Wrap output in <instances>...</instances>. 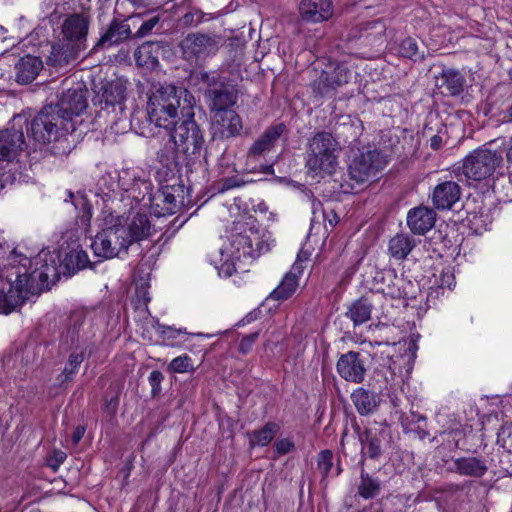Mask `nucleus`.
Masks as SVG:
<instances>
[{
  "label": "nucleus",
  "instance_id": "obj_1",
  "mask_svg": "<svg viewBox=\"0 0 512 512\" xmlns=\"http://www.w3.org/2000/svg\"><path fill=\"white\" fill-rule=\"evenodd\" d=\"M36 268L30 273L32 260L9 245L0 242V312L9 314L27 299L35 275L41 281L60 276L63 260L56 251L42 250L34 259Z\"/></svg>",
  "mask_w": 512,
  "mask_h": 512
},
{
  "label": "nucleus",
  "instance_id": "obj_2",
  "mask_svg": "<svg viewBox=\"0 0 512 512\" xmlns=\"http://www.w3.org/2000/svg\"><path fill=\"white\" fill-rule=\"evenodd\" d=\"M75 123L67 116L58 114L57 107L44 106L31 120L27 129L31 138L40 145L50 146L52 153L65 155L74 147L71 140Z\"/></svg>",
  "mask_w": 512,
  "mask_h": 512
},
{
  "label": "nucleus",
  "instance_id": "obj_3",
  "mask_svg": "<svg viewBox=\"0 0 512 512\" xmlns=\"http://www.w3.org/2000/svg\"><path fill=\"white\" fill-rule=\"evenodd\" d=\"M195 98L186 88L172 84L161 85L149 97L147 114L155 126L171 129L183 117H194Z\"/></svg>",
  "mask_w": 512,
  "mask_h": 512
},
{
  "label": "nucleus",
  "instance_id": "obj_4",
  "mask_svg": "<svg viewBox=\"0 0 512 512\" xmlns=\"http://www.w3.org/2000/svg\"><path fill=\"white\" fill-rule=\"evenodd\" d=\"M339 144L329 132H318L309 138L306 168L314 176L331 175L337 166Z\"/></svg>",
  "mask_w": 512,
  "mask_h": 512
},
{
  "label": "nucleus",
  "instance_id": "obj_5",
  "mask_svg": "<svg viewBox=\"0 0 512 512\" xmlns=\"http://www.w3.org/2000/svg\"><path fill=\"white\" fill-rule=\"evenodd\" d=\"M503 161L502 153L485 145L470 152L462 164L463 174L467 179L484 181L493 177Z\"/></svg>",
  "mask_w": 512,
  "mask_h": 512
},
{
  "label": "nucleus",
  "instance_id": "obj_6",
  "mask_svg": "<svg viewBox=\"0 0 512 512\" xmlns=\"http://www.w3.org/2000/svg\"><path fill=\"white\" fill-rule=\"evenodd\" d=\"M222 38L215 33H189L179 44L183 58L191 64L201 65L206 59L215 56Z\"/></svg>",
  "mask_w": 512,
  "mask_h": 512
},
{
  "label": "nucleus",
  "instance_id": "obj_7",
  "mask_svg": "<svg viewBox=\"0 0 512 512\" xmlns=\"http://www.w3.org/2000/svg\"><path fill=\"white\" fill-rule=\"evenodd\" d=\"M200 79L207 85L204 93L212 114L220 110H232L237 103V91L216 73L200 72Z\"/></svg>",
  "mask_w": 512,
  "mask_h": 512
},
{
  "label": "nucleus",
  "instance_id": "obj_8",
  "mask_svg": "<svg viewBox=\"0 0 512 512\" xmlns=\"http://www.w3.org/2000/svg\"><path fill=\"white\" fill-rule=\"evenodd\" d=\"M121 219L117 223L97 233L91 243L94 255L100 259H110L126 252L129 244Z\"/></svg>",
  "mask_w": 512,
  "mask_h": 512
},
{
  "label": "nucleus",
  "instance_id": "obj_9",
  "mask_svg": "<svg viewBox=\"0 0 512 512\" xmlns=\"http://www.w3.org/2000/svg\"><path fill=\"white\" fill-rule=\"evenodd\" d=\"M186 118L181 123L172 126L170 136L177 151L192 160L193 157L200 155L204 137L194 118Z\"/></svg>",
  "mask_w": 512,
  "mask_h": 512
},
{
  "label": "nucleus",
  "instance_id": "obj_10",
  "mask_svg": "<svg viewBox=\"0 0 512 512\" xmlns=\"http://www.w3.org/2000/svg\"><path fill=\"white\" fill-rule=\"evenodd\" d=\"M385 166L386 160L379 151H360L349 164L348 175L357 184H363L376 177Z\"/></svg>",
  "mask_w": 512,
  "mask_h": 512
},
{
  "label": "nucleus",
  "instance_id": "obj_11",
  "mask_svg": "<svg viewBox=\"0 0 512 512\" xmlns=\"http://www.w3.org/2000/svg\"><path fill=\"white\" fill-rule=\"evenodd\" d=\"M93 337L92 323L87 318L86 313L84 311L72 313L69 317L67 329L62 336L63 342L86 350Z\"/></svg>",
  "mask_w": 512,
  "mask_h": 512
},
{
  "label": "nucleus",
  "instance_id": "obj_12",
  "mask_svg": "<svg viewBox=\"0 0 512 512\" xmlns=\"http://www.w3.org/2000/svg\"><path fill=\"white\" fill-rule=\"evenodd\" d=\"M243 130V122L235 110H220L212 114L211 133L213 139L227 140L237 137Z\"/></svg>",
  "mask_w": 512,
  "mask_h": 512
},
{
  "label": "nucleus",
  "instance_id": "obj_13",
  "mask_svg": "<svg viewBox=\"0 0 512 512\" xmlns=\"http://www.w3.org/2000/svg\"><path fill=\"white\" fill-rule=\"evenodd\" d=\"M26 142L22 131L6 129L0 131V163L6 162L16 169Z\"/></svg>",
  "mask_w": 512,
  "mask_h": 512
},
{
  "label": "nucleus",
  "instance_id": "obj_14",
  "mask_svg": "<svg viewBox=\"0 0 512 512\" xmlns=\"http://www.w3.org/2000/svg\"><path fill=\"white\" fill-rule=\"evenodd\" d=\"M348 79L349 71L345 66L330 65L313 82L312 89L319 97L332 96L338 87L348 82Z\"/></svg>",
  "mask_w": 512,
  "mask_h": 512
},
{
  "label": "nucleus",
  "instance_id": "obj_15",
  "mask_svg": "<svg viewBox=\"0 0 512 512\" xmlns=\"http://www.w3.org/2000/svg\"><path fill=\"white\" fill-rule=\"evenodd\" d=\"M268 250V245L264 244L260 239L253 235L236 234L232 236L230 248L226 250L228 257L240 260L241 258L259 257L263 252Z\"/></svg>",
  "mask_w": 512,
  "mask_h": 512
},
{
  "label": "nucleus",
  "instance_id": "obj_16",
  "mask_svg": "<svg viewBox=\"0 0 512 512\" xmlns=\"http://www.w3.org/2000/svg\"><path fill=\"white\" fill-rule=\"evenodd\" d=\"M90 21L91 17L87 12L69 15L63 21L61 27L63 39L73 44H80V46H83V49H86Z\"/></svg>",
  "mask_w": 512,
  "mask_h": 512
},
{
  "label": "nucleus",
  "instance_id": "obj_17",
  "mask_svg": "<svg viewBox=\"0 0 512 512\" xmlns=\"http://www.w3.org/2000/svg\"><path fill=\"white\" fill-rule=\"evenodd\" d=\"M49 105L57 107L59 115L73 120L87 108V100L81 85L77 84V87L63 88L59 100Z\"/></svg>",
  "mask_w": 512,
  "mask_h": 512
},
{
  "label": "nucleus",
  "instance_id": "obj_18",
  "mask_svg": "<svg viewBox=\"0 0 512 512\" xmlns=\"http://www.w3.org/2000/svg\"><path fill=\"white\" fill-rule=\"evenodd\" d=\"M303 260L298 254L291 269L283 276L278 286L269 294L267 300L285 301L291 298L299 287V280L303 274Z\"/></svg>",
  "mask_w": 512,
  "mask_h": 512
},
{
  "label": "nucleus",
  "instance_id": "obj_19",
  "mask_svg": "<svg viewBox=\"0 0 512 512\" xmlns=\"http://www.w3.org/2000/svg\"><path fill=\"white\" fill-rule=\"evenodd\" d=\"M336 370L341 378L355 384L363 382L366 374L364 361L355 351L342 354L337 361Z\"/></svg>",
  "mask_w": 512,
  "mask_h": 512
},
{
  "label": "nucleus",
  "instance_id": "obj_20",
  "mask_svg": "<svg viewBox=\"0 0 512 512\" xmlns=\"http://www.w3.org/2000/svg\"><path fill=\"white\" fill-rule=\"evenodd\" d=\"M299 13L306 22L320 23L327 21L334 13L332 0H301Z\"/></svg>",
  "mask_w": 512,
  "mask_h": 512
},
{
  "label": "nucleus",
  "instance_id": "obj_21",
  "mask_svg": "<svg viewBox=\"0 0 512 512\" xmlns=\"http://www.w3.org/2000/svg\"><path fill=\"white\" fill-rule=\"evenodd\" d=\"M382 279L387 281L385 287L380 288L381 292L392 299L414 298L415 291L413 283L403 275H397L395 271H387Z\"/></svg>",
  "mask_w": 512,
  "mask_h": 512
},
{
  "label": "nucleus",
  "instance_id": "obj_22",
  "mask_svg": "<svg viewBox=\"0 0 512 512\" xmlns=\"http://www.w3.org/2000/svg\"><path fill=\"white\" fill-rule=\"evenodd\" d=\"M461 188L454 181H444L437 184L432 193V203L439 210H448L459 201Z\"/></svg>",
  "mask_w": 512,
  "mask_h": 512
},
{
  "label": "nucleus",
  "instance_id": "obj_23",
  "mask_svg": "<svg viewBox=\"0 0 512 512\" xmlns=\"http://www.w3.org/2000/svg\"><path fill=\"white\" fill-rule=\"evenodd\" d=\"M285 128L286 127L283 123L267 128L264 133L250 146L247 153L248 158H256L270 152L276 141L285 131Z\"/></svg>",
  "mask_w": 512,
  "mask_h": 512
},
{
  "label": "nucleus",
  "instance_id": "obj_24",
  "mask_svg": "<svg viewBox=\"0 0 512 512\" xmlns=\"http://www.w3.org/2000/svg\"><path fill=\"white\" fill-rule=\"evenodd\" d=\"M436 213L433 209L419 206L411 209L407 215V225L410 230L419 235L425 234L435 224Z\"/></svg>",
  "mask_w": 512,
  "mask_h": 512
},
{
  "label": "nucleus",
  "instance_id": "obj_25",
  "mask_svg": "<svg viewBox=\"0 0 512 512\" xmlns=\"http://www.w3.org/2000/svg\"><path fill=\"white\" fill-rule=\"evenodd\" d=\"M43 68L39 57L25 55L15 65V81L21 85L31 83Z\"/></svg>",
  "mask_w": 512,
  "mask_h": 512
},
{
  "label": "nucleus",
  "instance_id": "obj_26",
  "mask_svg": "<svg viewBox=\"0 0 512 512\" xmlns=\"http://www.w3.org/2000/svg\"><path fill=\"white\" fill-rule=\"evenodd\" d=\"M84 50L80 44L65 41L52 47L48 62L55 67H63L76 60Z\"/></svg>",
  "mask_w": 512,
  "mask_h": 512
},
{
  "label": "nucleus",
  "instance_id": "obj_27",
  "mask_svg": "<svg viewBox=\"0 0 512 512\" xmlns=\"http://www.w3.org/2000/svg\"><path fill=\"white\" fill-rule=\"evenodd\" d=\"M132 35L130 25L126 21L113 20L107 31L100 37L94 49L111 47L127 40Z\"/></svg>",
  "mask_w": 512,
  "mask_h": 512
},
{
  "label": "nucleus",
  "instance_id": "obj_28",
  "mask_svg": "<svg viewBox=\"0 0 512 512\" xmlns=\"http://www.w3.org/2000/svg\"><path fill=\"white\" fill-rule=\"evenodd\" d=\"M351 400L360 415L374 413L379 405L380 399L376 393L364 388H357L351 394Z\"/></svg>",
  "mask_w": 512,
  "mask_h": 512
},
{
  "label": "nucleus",
  "instance_id": "obj_29",
  "mask_svg": "<svg viewBox=\"0 0 512 512\" xmlns=\"http://www.w3.org/2000/svg\"><path fill=\"white\" fill-rule=\"evenodd\" d=\"M125 229L129 246L134 241L145 239L151 235V224L146 214H136L128 225L122 224Z\"/></svg>",
  "mask_w": 512,
  "mask_h": 512
},
{
  "label": "nucleus",
  "instance_id": "obj_30",
  "mask_svg": "<svg viewBox=\"0 0 512 512\" xmlns=\"http://www.w3.org/2000/svg\"><path fill=\"white\" fill-rule=\"evenodd\" d=\"M453 465L454 471L461 476L480 478L488 470L485 461L477 457H460L454 460Z\"/></svg>",
  "mask_w": 512,
  "mask_h": 512
},
{
  "label": "nucleus",
  "instance_id": "obj_31",
  "mask_svg": "<svg viewBox=\"0 0 512 512\" xmlns=\"http://www.w3.org/2000/svg\"><path fill=\"white\" fill-rule=\"evenodd\" d=\"M383 431L377 428H367L359 434V440L362 445V452L366 453L371 459L378 458L382 452L381 443Z\"/></svg>",
  "mask_w": 512,
  "mask_h": 512
},
{
  "label": "nucleus",
  "instance_id": "obj_32",
  "mask_svg": "<svg viewBox=\"0 0 512 512\" xmlns=\"http://www.w3.org/2000/svg\"><path fill=\"white\" fill-rule=\"evenodd\" d=\"M160 46L154 42L143 43L134 53L138 66L153 69L158 65Z\"/></svg>",
  "mask_w": 512,
  "mask_h": 512
},
{
  "label": "nucleus",
  "instance_id": "obj_33",
  "mask_svg": "<svg viewBox=\"0 0 512 512\" xmlns=\"http://www.w3.org/2000/svg\"><path fill=\"white\" fill-rule=\"evenodd\" d=\"M415 247V241L407 234H396L388 244V251L392 258L404 260Z\"/></svg>",
  "mask_w": 512,
  "mask_h": 512
},
{
  "label": "nucleus",
  "instance_id": "obj_34",
  "mask_svg": "<svg viewBox=\"0 0 512 512\" xmlns=\"http://www.w3.org/2000/svg\"><path fill=\"white\" fill-rule=\"evenodd\" d=\"M372 308V303L367 298H360L349 306L346 316L355 326L362 325L370 320Z\"/></svg>",
  "mask_w": 512,
  "mask_h": 512
},
{
  "label": "nucleus",
  "instance_id": "obj_35",
  "mask_svg": "<svg viewBox=\"0 0 512 512\" xmlns=\"http://www.w3.org/2000/svg\"><path fill=\"white\" fill-rule=\"evenodd\" d=\"M280 426L275 422H268L263 428L247 432L249 438V444L251 447L255 446H267L279 432Z\"/></svg>",
  "mask_w": 512,
  "mask_h": 512
},
{
  "label": "nucleus",
  "instance_id": "obj_36",
  "mask_svg": "<svg viewBox=\"0 0 512 512\" xmlns=\"http://www.w3.org/2000/svg\"><path fill=\"white\" fill-rule=\"evenodd\" d=\"M174 187H164L156 196H154L155 205L161 207V214H173L179 207L180 201L175 195Z\"/></svg>",
  "mask_w": 512,
  "mask_h": 512
},
{
  "label": "nucleus",
  "instance_id": "obj_37",
  "mask_svg": "<svg viewBox=\"0 0 512 512\" xmlns=\"http://www.w3.org/2000/svg\"><path fill=\"white\" fill-rule=\"evenodd\" d=\"M441 86L452 96H457L462 93L464 88L465 79L462 74L453 69L444 70L441 73Z\"/></svg>",
  "mask_w": 512,
  "mask_h": 512
},
{
  "label": "nucleus",
  "instance_id": "obj_38",
  "mask_svg": "<svg viewBox=\"0 0 512 512\" xmlns=\"http://www.w3.org/2000/svg\"><path fill=\"white\" fill-rule=\"evenodd\" d=\"M90 264L87 253L82 249H72L66 253L63 259V267L69 273H74L80 269L88 267Z\"/></svg>",
  "mask_w": 512,
  "mask_h": 512
},
{
  "label": "nucleus",
  "instance_id": "obj_39",
  "mask_svg": "<svg viewBox=\"0 0 512 512\" xmlns=\"http://www.w3.org/2000/svg\"><path fill=\"white\" fill-rule=\"evenodd\" d=\"M125 86L119 81L107 82L102 87L101 100L107 106H113L121 103L125 99Z\"/></svg>",
  "mask_w": 512,
  "mask_h": 512
},
{
  "label": "nucleus",
  "instance_id": "obj_40",
  "mask_svg": "<svg viewBox=\"0 0 512 512\" xmlns=\"http://www.w3.org/2000/svg\"><path fill=\"white\" fill-rule=\"evenodd\" d=\"M337 133L344 137L345 141L356 140L361 132V123L358 119L349 116L341 117L336 126Z\"/></svg>",
  "mask_w": 512,
  "mask_h": 512
},
{
  "label": "nucleus",
  "instance_id": "obj_41",
  "mask_svg": "<svg viewBox=\"0 0 512 512\" xmlns=\"http://www.w3.org/2000/svg\"><path fill=\"white\" fill-rule=\"evenodd\" d=\"M84 350L85 349H81L79 352L75 351L69 355L65 367L62 373L59 375V381L62 384L71 381L75 374L78 372V369L85 358Z\"/></svg>",
  "mask_w": 512,
  "mask_h": 512
},
{
  "label": "nucleus",
  "instance_id": "obj_42",
  "mask_svg": "<svg viewBox=\"0 0 512 512\" xmlns=\"http://www.w3.org/2000/svg\"><path fill=\"white\" fill-rule=\"evenodd\" d=\"M380 491V481L371 477L369 474L362 472L358 493L365 499L374 498Z\"/></svg>",
  "mask_w": 512,
  "mask_h": 512
},
{
  "label": "nucleus",
  "instance_id": "obj_43",
  "mask_svg": "<svg viewBox=\"0 0 512 512\" xmlns=\"http://www.w3.org/2000/svg\"><path fill=\"white\" fill-rule=\"evenodd\" d=\"M252 182L251 180H245L240 175H233L231 177H224L214 183V190L218 194H223L231 189L240 188L247 183Z\"/></svg>",
  "mask_w": 512,
  "mask_h": 512
},
{
  "label": "nucleus",
  "instance_id": "obj_44",
  "mask_svg": "<svg viewBox=\"0 0 512 512\" xmlns=\"http://www.w3.org/2000/svg\"><path fill=\"white\" fill-rule=\"evenodd\" d=\"M152 191V184L150 181L143 179L138 175L135 184L128 192V196L137 202L144 200L146 196H150Z\"/></svg>",
  "mask_w": 512,
  "mask_h": 512
},
{
  "label": "nucleus",
  "instance_id": "obj_45",
  "mask_svg": "<svg viewBox=\"0 0 512 512\" xmlns=\"http://www.w3.org/2000/svg\"><path fill=\"white\" fill-rule=\"evenodd\" d=\"M398 53L400 56L412 59L414 61L423 58V54L419 52V47L416 40L411 37H407L401 41Z\"/></svg>",
  "mask_w": 512,
  "mask_h": 512
},
{
  "label": "nucleus",
  "instance_id": "obj_46",
  "mask_svg": "<svg viewBox=\"0 0 512 512\" xmlns=\"http://www.w3.org/2000/svg\"><path fill=\"white\" fill-rule=\"evenodd\" d=\"M139 172L135 169H122L118 174V186L121 190L128 193L135 184Z\"/></svg>",
  "mask_w": 512,
  "mask_h": 512
},
{
  "label": "nucleus",
  "instance_id": "obj_47",
  "mask_svg": "<svg viewBox=\"0 0 512 512\" xmlns=\"http://www.w3.org/2000/svg\"><path fill=\"white\" fill-rule=\"evenodd\" d=\"M168 370L174 373L193 371L192 359L187 354L174 358L168 365Z\"/></svg>",
  "mask_w": 512,
  "mask_h": 512
},
{
  "label": "nucleus",
  "instance_id": "obj_48",
  "mask_svg": "<svg viewBox=\"0 0 512 512\" xmlns=\"http://www.w3.org/2000/svg\"><path fill=\"white\" fill-rule=\"evenodd\" d=\"M317 466L323 477H326L333 466V454L330 450H323L318 455Z\"/></svg>",
  "mask_w": 512,
  "mask_h": 512
},
{
  "label": "nucleus",
  "instance_id": "obj_49",
  "mask_svg": "<svg viewBox=\"0 0 512 512\" xmlns=\"http://www.w3.org/2000/svg\"><path fill=\"white\" fill-rule=\"evenodd\" d=\"M160 17L158 15L152 16L149 19L145 20L136 31L134 37L143 38L149 35L155 26L159 23Z\"/></svg>",
  "mask_w": 512,
  "mask_h": 512
},
{
  "label": "nucleus",
  "instance_id": "obj_50",
  "mask_svg": "<svg viewBox=\"0 0 512 512\" xmlns=\"http://www.w3.org/2000/svg\"><path fill=\"white\" fill-rule=\"evenodd\" d=\"M158 331L161 334V336L163 337V339H165V340H173V339L178 338L182 334L183 335L188 334L186 329H182V328L176 329L174 327L166 326V325H159Z\"/></svg>",
  "mask_w": 512,
  "mask_h": 512
},
{
  "label": "nucleus",
  "instance_id": "obj_51",
  "mask_svg": "<svg viewBox=\"0 0 512 512\" xmlns=\"http://www.w3.org/2000/svg\"><path fill=\"white\" fill-rule=\"evenodd\" d=\"M259 337V332H253L248 335L242 337L239 343V352L242 354H247L251 351L253 344Z\"/></svg>",
  "mask_w": 512,
  "mask_h": 512
},
{
  "label": "nucleus",
  "instance_id": "obj_52",
  "mask_svg": "<svg viewBox=\"0 0 512 512\" xmlns=\"http://www.w3.org/2000/svg\"><path fill=\"white\" fill-rule=\"evenodd\" d=\"M275 452L278 456L285 455L290 453L292 450H294L295 445L293 441L289 438H283L276 441L275 445Z\"/></svg>",
  "mask_w": 512,
  "mask_h": 512
},
{
  "label": "nucleus",
  "instance_id": "obj_53",
  "mask_svg": "<svg viewBox=\"0 0 512 512\" xmlns=\"http://www.w3.org/2000/svg\"><path fill=\"white\" fill-rule=\"evenodd\" d=\"M226 259L218 268L219 275L223 277H231L236 272V261L233 257Z\"/></svg>",
  "mask_w": 512,
  "mask_h": 512
},
{
  "label": "nucleus",
  "instance_id": "obj_54",
  "mask_svg": "<svg viewBox=\"0 0 512 512\" xmlns=\"http://www.w3.org/2000/svg\"><path fill=\"white\" fill-rule=\"evenodd\" d=\"M91 211L90 208H87L83 211L82 216L77 221V225L79 226L81 230V234H86L90 227V221H91Z\"/></svg>",
  "mask_w": 512,
  "mask_h": 512
},
{
  "label": "nucleus",
  "instance_id": "obj_55",
  "mask_svg": "<svg viewBox=\"0 0 512 512\" xmlns=\"http://www.w3.org/2000/svg\"><path fill=\"white\" fill-rule=\"evenodd\" d=\"M455 285V277L450 269L444 270L440 276V286L451 289Z\"/></svg>",
  "mask_w": 512,
  "mask_h": 512
},
{
  "label": "nucleus",
  "instance_id": "obj_56",
  "mask_svg": "<svg viewBox=\"0 0 512 512\" xmlns=\"http://www.w3.org/2000/svg\"><path fill=\"white\" fill-rule=\"evenodd\" d=\"M149 383L152 387V392L155 393L160 389V384L163 380V375L160 371L154 370L149 375Z\"/></svg>",
  "mask_w": 512,
  "mask_h": 512
},
{
  "label": "nucleus",
  "instance_id": "obj_57",
  "mask_svg": "<svg viewBox=\"0 0 512 512\" xmlns=\"http://www.w3.org/2000/svg\"><path fill=\"white\" fill-rule=\"evenodd\" d=\"M66 453L63 452V451H55L53 453V456L52 458L50 459V461H55V464H50V466L53 467V469H57L66 459Z\"/></svg>",
  "mask_w": 512,
  "mask_h": 512
},
{
  "label": "nucleus",
  "instance_id": "obj_58",
  "mask_svg": "<svg viewBox=\"0 0 512 512\" xmlns=\"http://www.w3.org/2000/svg\"><path fill=\"white\" fill-rule=\"evenodd\" d=\"M136 296L138 305L146 306L150 300L148 292L144 287H141L140 289L137 290Z\"/></svg>",
  "mask_w": 512,
  "mask_h": 512
},
{
  "label": "nucleus",
  "instance_id": "obj_59",
  "mask_svg": "<svg viewBox=\"0 0 512 512\" xmlns=\"http://www.w3.org/2000/svg\"><path fill=\"white\" fill-rule=\"evenodd\" d=\"M85 427L84 426H77L74 431H73V434H72V442L77 445L80 440L82 439V437L84 436L85 434Z\"/></svg>",
  "mask_w": 512,
  "mask_h": 512
},
{
  "label": "nucleus",
  "instance_id": "obj_60",
  "mask_svg": "<svg viewBox=\"0 0 512 512\" xmlns=\"http://www.w3.org/2000/svg\"><path fill=\"white\" fill-rule=\"evenodd\" d=\"M443 140L440 135H434L430 138V147L433 150H438L442 147Z\"/></svg>",
  "mask_w": 512,
  "mask_h": 512
},
{
  "label": "nucleus",
  "instance_id": "obj_61",
  "mask_svg": "<svg viewBox=\"0 0 512 512\" xmlns=\"http://www.w3.org/2000/svg\"><path fill=\"white\" fill-rule=\"evenodd\" d=\"M3 187V179H2V176H0V188Z\"/></svg>",
  "mask_w": 512,
  "mask_h": 512
},
{
  "label": "nucleus",
  "instance_id": "obj_62",
  "mask_svg": "<svg viewBox=\"0 0 512 512\" xmlns=\"http://www.w3.org/2000/svg\"><path fill=\"white\" fill-rule=\"evenodd\" d=\"M68 84V80L66 79L64 82H63V86H66Z\"/></svg>",
  "mask_w": 512,
  "mask_h": 512
},
{
  "label": "nucleus",
  "instance_id": "obj_63",
  "mask_svg": "<svg viewBox=\"0 0 512 512\" xmlns=\"http://www.w3.org/2000/svg\"><path fill=\"white\" fill-rule=\"evenodd\" d=\"M140 15L132 16L131 18H139Z\"/></svg>",
  "mask_w": 512,
  "mask_h": 512
}]
</instances>
